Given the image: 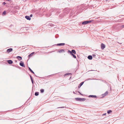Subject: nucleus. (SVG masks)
Segmentation results:
<instances>
[{
  "mask_svg": "<svg viewBox=\"0 0 124 124\" xmlns=\"http://www.w3.org/2000/svg\"><path fill=\"white\" fill-rule=\"evenodd\" d=\"M75 99L76 100L79 101H84L85 100V99L84 98H76Z\"/></svg>",
  "mask_w": 124,
  "mask_h": 124,
  "instance_id": "nucleus-1",
  "label": "nucleus"
},
{
  "mask_svg": "<svg viewBox=\"0 0 124 124\" xmlns=\"http://www.w3.org/2000/svg\"><path fill=\"white\" fill-rule=\"evenodd\" d=\"M91 22V21H85L84 22H83L82 23V24H85L88 23H90Z\"/></svg>",
  "mask_w": 124,
  "mask_h": 124,
  "instance_id": "nucleus-2",
  "label": "nucleus"
},
{
  "mask_svg": "<svg viewBox=\"0 0 124 124\" xmlns=\"http://www.w3.org/2000/svg\"><path fill=\"white\" fill-rule=\"evenodd\" d=\"M68 53H70V54L72 55L73 56V57L75 58H76V56L74 54H73L71 51L70 50H68Z\"/></svg>",
  "mask_w": 124,
  "mask_h": 124,
  "instance_id": "nucleus-3",
  "label": "nucleus"
},
{
  "mask_svg": "<svg viewBox=\"0 0 124 124\" xmlns=\"http://www.w3.org/2000/svg\"><path fill=\"white\" fill-rule=\"evenodd\" d=\"M101 48L102 49H103L105 47V45L104 44L102 43L101 45Z\"/></svg>",
  "mask_w": 124,
  "mask_h": 124,
  "instance_id": "nucleus-4",
  "label": "nucleus"
},
{
  "mask_svg": "<svg viewBox=\"0 0 124 124\" xmlns=\"http://www.w3.org/2000/svg\"><path fill=\"white\" fill-rule=\"evenodd\" d=\"M13 50V49L12 48H10L8 49L7 50V52L8 53L11 52Z\"/></svg>",
  "mask_w": 124,
  "mask_h": 124,
  "instance_id": "nucleus-5",
  "label": "nucleus"
},
{
  "mask_svg": "<svg viewBox=\"0 0 124 124\" xmlns=\"http://www.w3.org/2000/svg\"><path fill=\"white\" fill-rule=\"evenodd\" d=\"M20 65L23 67H25V66H24V63L23 62H20Z\"/></svg>",
  "mask_w": 124,
  "mask_h": 124,
  "instance_id": "nucleus-6",
  "label": "nucleus"
},
{
  "mask_svg": "<svg viewBox=\"0 0 124 124\" xmlns=\"http://www.w3.org/2000/svg\"><path fill=\"white\" fill-rule=\"evenodd\" d=\"M25 17L28 20H30L31 19V18L29 16H26Z\"/></svg>",
  "mask_w": 124,
  "mask_h": 124,
  "instance_id": "nucleus-7",
  "label": "nucleus"
},
{
  "mask_svg": "<svg viewBox=\"0 0 124 124\" xmlns=\"http://www.w3.org/2000/svg\"><path fill=\"white\" fill-rule=\"evenodd\" d=\"M7 62H8V63L9 64H12L13 62L12 61L10 60H8L7 61Z\"/></svg>",
  "mask_w": 124,
  "mask_h": 124,
  "instance_id": "nucleus-8",
  "label": "nucleus"
},
{
  "mask_svg": "<svg viewBox=\"0 0 124 124\" xmlns=\"http://www.w3.org/2000/svg\"><path fill=\"white\" fill-rule=\"evenodd\" d=\"M88 58L89 60H91L92 59V57L91 55H89L88 57Z\"/></svg>",
  "mask_w": 124,
  "mask_h": 124,
  "instance_id": "nucleus-9",
  "label": "nucleus"
},
{
  "mask_svg": "<svg viewBox=\"0 0 124 124\" xmlns=\"http://www.w3.org/2000/svg\"><path fill=\"white\" fill-rule=\"evenodd\" d=\"M83 82H81L78 86V87L79 88H80L83 85Z\"/></svg>",
  "mask_w": 124,
  "mask_h": 124,
  "instance_id": "nucleus-10",
  "label": "nucleus"
},
{
  "mask_svg": "<svg viewBox=\"0 0 124 124\" xmlns=\"http://www.w3.org/2000/svg\"><path fill=\"white\" fill-rule=\"evenodd\" d=\"M65 45L64 43H60L58 44H57V46H63Z\"/></svg>",
  "mask_w": 124,
  "mask_h": 124,
  "instance_id": "nucleus-11",
  "label": "nucleus"
},
{
  "mask_svg": "<svg viewBox=\"0 0 124 124\" xmlns=\"http://www.w3.org/2000/svg\"><path fill=\"white\" fill-rule=\"evenodd\" d=\"M17 58L19 60H21L22 59V57L20 56H17Z\"/></svg>",
  "mask_w": 124,
  "mask_h": 124,
  "instance_id": "nucleus-12",
  "label": "nucleus"
},
{
  "mask_svg": "<svg viewBox=\"0 0 124 124\" xmlns=\"http://www.w3.org/2000/svg\"><path fill=\"white\" fill-rule=\"evenodd\" d=\"M90 97H94L95 98H96V95H90L89 96Z\"/></svg>",
  "mask_w": 124,
  "mask_h": 124,
  "instance_id": "nucleus-13",
  "label": "nucleus"
},
{
  "mask_svg": "<svg viewBox=\"0 0 124 124\" xmlns=\"http://www.w3.org/2000/svg\"><path fill=\"white\" fill-rule=\"evenodd\" d=\"M58 52L60 53L62 52H64V50L63 49H62L60 51H59Z\"/></svg>",
  "mask_w": 124,
  "mask_h": 124,
  "instance_id": "nucleus-14",
  "label": "nucleus"
},
{
  "mask_svg": "<svg viewBox=\"0 0 124 124\" xmlns=\"http://www.w3.org/2000/svg\"><path fill=\"white\" fill-rule=\"evenodd\" d=\"M29 70L33 74H34V72H33V71L30 68H29Z\"/></svg>",
  "mask_w": 124,
  "mask_h": 124,
  "instance_id": "nucleus-15",
  "label": "nucleus"
},
{
  "mask_svg": "<svg viewBox=\"0 0 124 124\" xmlns=\"http://www.w3.org/2000/svg\"><path fill=\"white\" fill-rule=\"evenodd\" d=\"M71 52H72V53H73L74 54H76V52L75 50H72Z\"/></svg>",
  "mask_w": 124,
  "mask_h": 124,
  "instance_id": "nucleus-16",
  "label": "nucleus"
},
{
  "mask_svg": "<svg viewBox=\"0 0 124 124\" xmlns=\"http://www.w3.org/2000/svg\"><path fill=\"white\" fill-rule=\"evenodd\" d=\"M34 53V52H32L31 54H30L29 55H28V57H29L31 56H32V55Z\"/></svg>",
  "mask_w": 124,
  "mask_h": 124,
  "instance_id": "nucleus-17",
  "label": "nucleus"
},
{
  "mask_svg": "<svg viewBox=\"0 0 124 124\" xmlns=\"http://www.w3.org/2000/svg\"><path fill=\"white\" fill-rule=\"evenodd\" d=\"M108 93V91H106L105 93L104 94V96H106L107 95Z\"/></svg>",
  "mask_w": 124,
  "mask_h": 124,
  "instance_id": "nucleus-18",
  "label": "nucleus"
},
{
  "mask_svg": "<svg viewBox=\"0 0 124 124\" xmlns=\"http://www.w3.org/2000/svg\"><path fill=\"white\" fill-rule=\"evenodd\" d=\"M6 14V11H4L2 13V15H4Z\"/></svg>",
  "mask_w": 124,
  "mask_h": 124,
  "instance_id": "nucleus-19",
  "label": "nucleus"
},
{
  "mask_svg": "<svg viewBox=\"0 0 124 124\" xmlns=\"http://www.w3.org/2000/svg\"><path fill=\"white\" fill-rule=\"evenodd\" d=\"M39 93L38 92H36L35 93V96H37L38 95Z\"/></svg>",
  "mask_w": 124,
  "mask_h": 124,
  "instance_id": "nucleus-20",
  "label": "nucleus"
},
{
  "mask_svg": "<svg viewBox=\"0 0 124 124\" xmlns=\"http://www.w3.org/2000/svg\"><path fill=\"white\" fill-rule=\"evenodd\" d=\"M40 92L42 93H43L44 91V90L43 89H41L40 90Z\"/></svg>",
  "mask_w": 124,
  "mask_h": 124,
  "instance_id": "nucleus-21",
  "label": "nucleus"
},
{
  "mask_svg": "<svg viewBox=\"0 0 124 124\" xmlns=\"http://www.w3.org/2000/svg\"><path fill=\"white\" fill-rule=\"evenodd\" d=\"M112 112V111L110 110H109L107 111V113L108 114H110Z\"/></svg>",
  "mask_w": 124,
  "mask_h": 124,
  "instance_id": "nucleus-22",
  "label": "nucleus"
},
{
  "mask_svg": "<svg viewBox=\"0 0 124 124\" xmlns=\"http://www.w3.org/2000/svg\"><path fill=\"white\" fill-rule=\"evenodd\" d=\"M2 4H3V5H5V4L6 3L5 2H3V3Z\"/></svg>",
  "mask_w": 124,
  "mask_h": 124,
  "instance_id": "nucleus-23",
  "label": "nucleus"
},
{
  "mask_svg": "<svg viewBox=\"0 0 124 124\" xmlns=\"http://www.w3.org/2000/svg\"><path fill=\"white\" fill-rule=\"evenodd\" d=\"M121 27L122 28H124V25L122 26Z\"/></svg>",
  "mask_w": 124,
  "mask_h": 124,
  "instance_id": "nucleus-24",
  "label": "nucleus"
},
{
  "mask_svg": "<svg viewBox=\"0 0 124 124\" xmlns=\"http://www.w3.org/2000/svg\"><path fill=\"white\" fill-rule=\"evenodd\" d=\"M33 84V80H31Z\"/></svg>",
  "mask_w": 124,
  "mask_h": 124,
  "instance_id": "nucleus-25",
  "label": "nucleus"
},
{
  "mask_svg": "<svg viewBox=\"0 0 124 124\" xmlns=\"http://www.w3.org/2000/svg\"><path fill=\"white\" fill-rule=\"evenodd\" d=\"M106 113H104V114H103L102 115V116H104V115H106Z\"/></svg>",
  "mask_w": 124,
  "mask_h": 124,
  "instance_id": "nucleus-26",
  "label": "nucleus"
},
{
  "mask_svg": "<svg viewBox=\"0 0 124 124\" xmlns=\"http://www.w3.org/2000/svg\"><path fill=\"white\" fill-rule=\"evenodd\" d=\"M32 14H31L30 15V16L31 17H32Z\"/></svg>",
  "mask_w": 124,
  "mask_h": 124,
  "instance_id": "nucleus-27",
  "label": "nucleus"
},
{
  "mask_svg": "<svg viewBox=\"0 0 124 124\" xmlns=\"http://www.w3.org/2000/svg\"><path fill=\"white\" fill-rule=\"evenodd\" d=\"M78 93H79L80 94H81V95H82V94L80 93V92H79V91H78Z\"/></svg>",
  "mask_w": 124,
  "mask_h": 124,
  "instance_id": "nucleus-28",
  "label": "nucleus"
},
{
  "mask_svg": "<svg viewBox=\"0 0 124 124\" xmlns=\"http://www.w3.org/2000/svg\"><path fill=\"white\" fill-rule=\"evenodd\" d=\"M31 78V80H33L32 77H31V78Z\"/></svg>",
  "mask_w": 124,
  "mask_h": 124,
  "instance_id": "nucleus-29",
  "label": "nucleus"
},
{
  "mask_svg": "<svg viewBox=\"0 0 124 124\" xmlns=\"http://www.w3.org/2000/svg\"><path fill=\"white\" fill-rule=\"evenodd\" d=\"M93 56H96V55H94V54H93Z\"/></svg>",
  "mask_w": 124,
  "mask_h": 124,
  "instance_id": "nucleus-30",
  "label": "nucleus"
},
{
  "mask_svg": "<svg viewBox=\"0 0 124 124\" xmlns=\"http://www.w3.org/2000/svg\"><path fill=\"white\" fill-rule=\"evenodd\" d=\"M64 107H60V108H64Z\"/></svg>",
  "mask_w": 124,
  "mask_h": 124,
  "instance_id": "nucleus-31",
  "label": "nucleus"
},
{
  "mask_svg": "<svg viewBox=\"0 0 124 124\" xmlns=\"http://www.w3.org/2000/svg\"><path fill=\"white\" fill-rule=\"evenodd\" d=\"M118 43H119L120 44H122V43H119L118 42Z\"/></svg>",
  "mask_w": 124,
  "mask_h": 124,
  "instance_id": "nucleus-32",
  "label": "nucleus"
},
{
  "mask_svg": "<svg viewBox=\"0 0 124 124\" xmlns=\"http://www.w3.org/2000/svg\"><path fill=\"white\" fill-rule=\"evenodd\" d=\"M15 62H17V61H16V60H15Z\"/></svg>",
  "mask_w": 124,
  "mask_h": 124,
  "instance_id": "nucleus-33",
  "label": "nucleus"
},
{
  "mask_svg": "<svg viewBox=\"0 0 124 124\" xmlns=\"http://www.w3.org/2000/svg\"><path fill=\"white\" fill-rule=\"evenodd\" d=\"M7 1H9V0H7Z\"/></svg>",
  "mask_w": 124,
  "mask_h": 124,
  "instance_id": "nucleus-34",
  "label": "nucleus"
},
{
  "mask_svg": "<svg viewBox=\"0 0 124 124\" xmlns=\"http://www.w3.org/2000/svg\"><path fill=\"white\" fill-rule=\"evenodd\" d=\"M73 93H74L75 94V92H73Z\"/></svg>",
  "mask_w": 124,
  "mask_h": 124,
  "instance_id": "nucleus-35",
  "label": "nucleus"
},
{
  "mask_svg": "<svg viewBox=\"0 0 124 124\" xmlns=\"http://www.w3.org/2000/svg\"><path fill=\"white\" fill-rule=\"evenodd\" d=\"M30 78H31V77H32L30 75Z\"/></svg>",
  "mask_w": 124,
  "mask_h": 124,
  "instance_id": "nucleus-36",
  "label": "nucleus"
},
{
  "mask_svg": "<svg viewBox=\"0 0 124 124\" xmlns=\"http://www.w3.org/2000/svg\"><path fill=\"white\" fill-rule=\"evenodd\" d=\"M68 75V74H65V75Z\"/></svg>",
  "mask_w": 124,
  "mask_h": 124,
  "instance_id": "nucleus-37",
  "label": "nucleus"
}]
</instances>
